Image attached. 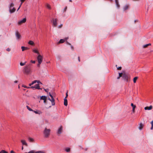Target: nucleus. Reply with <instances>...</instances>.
<instances>
[{"mask_svg": "<svg viewBox=\"0 0 153 153\" xmlns=\"http://www.w3.org/2000/svg\"><path fill=\"white\" fill-rule=\"evenodd\" d=\"M31 64H30L24 67L23 71L24 73L28 74L31 72Z\"/></svg>", "mask_w": 153, "mask_h": 153, "instance_id": "obj_1", "label": "nucleus"}, {"mask_svg": "<svg viewBox=\"0 0 153 153\" xmlns=\"http://www.w3.org/2000/svg\"><path fill=\"white\" fill-rule=\"evenodd\" d=\"M51 129H48L46 128H45L43 133L44 135V137L45 138H48L50 134Z\"/></svg>", "mask_w": 153, "mask_h": 153, "instance_id": "obj_2", "label": "nucleus"}, {"mask_svg": "<svg viewBox=\"0 0 153 153\" xmlns=\"http://www.w3.org/2000/svg\"><path fill=\"white\" fill-rule=\"evenodd\" d=\"M15 34L16 40L18 41L20 40L21 38V36L18 31L17 30L15 32Z\"/></svg>", "mask_w": 153, "mask_h": 153, "instance_id": "obj_3", "label": "nucleus"}, {"mask_svg": "<svg viewBox=\"0 0 153 153\" xmlns=\"http://www.w3.org/2000/svg\"><path fill=\"white\" fill-rule=\"evenodd\" d=\"M14 6V4L13 3H11L10 5L9 11L10 13L14 12L16 10V9L14 7H13V8H12V7H13Z\"/></svg>", "mask_w": 153, "mask_h": 153, "instance_id": "obj_4", "label": "nucleus"}, {"mask_svg": "<svg viewBox=\"0 0 153 153\" xmlns=\"http://www.w3.org/2000/svg\"><path fill=\"white\" fill-rule=\"evenodd\" d=\"M49 95L50 97H51V99L50 98L48 97L47 99L50 101L52 103V105H54L55 104V100L54 99L53 96L50 93H49Z\"/></svg>", "mask_w": 153, "mask_h": 153, "instance_id": "obj_5", "label": "nucleus"}, {"mask_svg": "<svg viewBox=\"0 0 153 153\" xmlns=\"http://www.w3.org/2000/svg\"><path fill=\"white\" fill-rule=\"evenodd\" d=\"M122 77L123 79L126 82L128 81L129 77L128 76L127 74L125 73H123Z\"/></svg>", "mask_w": 153, "mask_h": 153, "instance_id": "obj_6", "label": "nucleus"}, {"mask_svg": "<svg viewBox=\"0 0 153 153\" xmlns=\"http://www.w3.org/2000/svg\"><path fill=\"white\" fill-rule=\"evenodd\" d=\"M38 62L39 64H41L43 60V56L40 54H39L37 57Z\"/></svg>", "mask_w": 153, "mask_h": 153, "instance_id": "obj_7", "label": "nucleus"}, {"mask_svg": "<svg viewBox=\"0 0 153 153\" xmlns=\"http://www.w3.org/2000/svg\"><path fill=\"white\" fill-rule=\"evenodd\" d=\"M58 21V19H53L52 20V22H53V25L54 27H56L57 25V22Z\"/></svg>", "mask_w": 153, "mask_h": 153, "instance_id": "obj_8", "label": "nucleus"}, {"mask_svg": "<svg viewBox=\"0 0 153 153\" xmlns=\"http://www.w3.org/2000/svg\"><path fill=\"white\" fill-rule=\"evenodd\" d=\"M24 153H45V152L43 151H38L37 152H35L34 150H32L29 151L28 152H25Z\"/></svg>", "mask_w": 153, "mask_h": 153, "instance_id": "obj_9", "label": "nucleus"}, {"mask_svg": "<svg viewBox=\"0 0 153 153\" xmlns=\"http://www.w3.org/2000/svg\"><path fill=\"white\" fill-rule=\"evenodd\" d=\"M62 126H60V127L58 129V130L57 132V134L59 135L62 132Z\"/></svg>", "mask_w": 153, "mask_h": 153, "instance_id": "obj_10", "label": "nucleus"}, {"mask_svg": "<svg viewBox=\"0 0 153 153\" xmlns=\"http://www.w3.org/2000/svg\"><path fill=\"white\" fill-rule=\"evenodd\" d=\"M26 21V18H24L22 20L19 21L18 22V24L19 25H22V23H25Z\"/></svg>", "mask_w": 153, "mask_h": 153, "instance_id": "obj_11", "label": "nucleus"}, {"mask_svg": "<svg viewBox=\"0 0 153 153\" xmlns=\"http://www.w3.org/2000/svg\"><path fill=\"white\" fill-rule=\"evenodd\" d=\"M153 107L152 105H150L149 106H146L144 108L145 110H150L152 109Z\"/></svg>", "mask_w": 153, "mask_h": 153, "instance_id": "obj_12", "label": "nucleus"}, {"mask_svg": "<svg viewBox=\"0 0 153 153\" xmlns=\"http://www.w3.org/2000/svg\"><path fill=\"white\" fill-rule=\"evenodd\" d=\"M131 106L132 107V112L133 113L135 112V109L136 107V105H134L133 103L131 104Z\"/></svg>", "mask_w": 153, "mask_h": 153, "instance_id": "obj_13", "label": "nucleus"}, {"mask_svg": "<svg viewBox=\"0 0 153 153\" xmlns=\"http://www.w3.org/2000/svg\"><path fill=\"white\" fill-rule=\"evenodd\" d=\"M115 2L116 5L117 7L119 8L120 7V5L119 3L118 0H115Z\"/></svg>", "mask_w": 153, "mask_h": 153, "instance_id": "obj_14", "label": "nucleus"}, {"mask_svg": "<svg viewBox=\"0 0 153 153\" xmlns=\"http://www.w3.org/2000/svg\"><path fill=\"white\" fill-rule=\"evenodd\" d=\"M36 82L38 84H42V83L39 81L37 80H35L33 81L32 82V84H34Z\"/></svg>", "mask_w": 153, "mask_h": 153, "instance_id": "obj_15", "label": "nucleus"}, {"mask_svg": "<svg viewBox=\"0 0 153 153\" xmlns=\"http://www.w3.org/2000/svg\"><path fill=\"white\" fill-rule=\"evenodd\" d=\"M36 82L38 84H42V83L39 81L37 80H35L33 81L32 82V84H34Z\"/></svg>", "mask_w": 153, "mask_h": 153, "instance_id": "obj_16", "label": "nucleus"}, {"mask_svg": "<svg viewBox=\"0 0 153 153\" xmlns=\"http://www.w3.org/2000/svg\"><path fill=\"white\" fill-rule=\"evenodd\" d=\"M21 142L23 145H25L26 146H27V143H26L25 140H21Z\"/></svg>", "mask_w": 153, "mask_h": 153, "instance_id": "obj_17", "label": "nucleus"}, {"mask_svg": "<svg viewBox=\"0 0 153 153\" xmlns=\"http://www.w3.org/2000/svg\"><path fill=\"white\" fill-rule=\"evenodd\" d=\"M144 125L142 123H140V124L139 128L140 130H141L143 128Z\"/></svg>", "mask_w": 153, "mask_h": 153, "instance_id": "obj_18", "label": "nucleus"}, {"mask_svg": "<svg viewBox=\"0 0 153 153\" xmlns=\"http://www.w3.org/2000/svg\"><path fill=\"white\" fill-rule=\"evenodd\" d=\"M64 105L65 106H67V105L68 101H67V99L64 98Z\"/></svg>", "mask_w": 153, "mask_h": 153, "instance_id": "obj_19", "label": "nucleus"}, {"mask_svg": "<svg viewBox=\"0 0 153 153\" xmlns=\"http://www.w3.org/2000/svg\"><path fill=\"white\" fill-rule=\"evenodd\" d=\"M21 49H22V51H23L25 50L28 49L29 48L27 47H25L24 46H22L21 47Z\"/></svg>", "mask_w": 153, "mask_h": 153, "instance_id": "obj_20", "label": "nucleus"}, {"mask_svg": "<svg viewBox=\"0 0 153 153\" xmlns=\"http://www.w3.org/2000/svg\"><path fill=\"white\" fill-rule=\"evenodd\" d=\"M47 97L45 96H42L40 97V99L42 100H47Z\"/></svg>", "mask_w": 153, "mask_h": 153, "instance_id": "obj_21", "label": "nucleus"}, {"mask_svg": "<svg viewBox=\"0 0 153 153\" xmlns=\"http://www.w3.org/2000/svg\"><path fill=\"white\" fill-rule=\"evenodd\" d=\"M35 89H41V88H39V84L35 85ZM41 89H42L41 88Z\"/></svg>", "mask_w": 153, "mask_h": 153, "instance_id": "obj_22", "label": "nucleus"}, {"mask_svg": "<svg viewBox=\"0 0 153 153\" xmlns=\"http://www.w3.org/2000/svg\"><path fill=\"white\" fill-rule=\"evenodd\" d=\"M28 139V140L30 142H33L34 141V140L33 138H31V137H29Z\"/></svg>", "mask_w": 153, "mask_h": 153, "instance_id": "obj_23", "label": "nucleus"}, {"mask_svg": "<svg viewBox=\"0 0 153 153\" xmlns=\"http://www.w3.org/2000/svg\"><path fill=\"white\" fill-rule=\"evenodd\" d=\"M33 51L34 53H37L38 55L40 54L39 52L37 50L34 49Z\"/></svg>", "mask_w": 153, "mask_h": 153, "instance_id": "obj_24", "label": "nucleus"}, {"mask_svg": "<svg viewBox=\"0 0 153 153\" xmlns=\"http://www.w3.org/2000/svg\"><path fill=\"white\" fill-rule=\"evenodd\" d=\"M151 44L150 43H149L148 44H147L145 45H144L143 46V48H146L148 47V46L149 45H150Z\"/></svg>", "mask_w": 153, "mask_h": 153, "instance_id": "obj_25", "label": "nucleus"}, {"mask_svg": "<svg viewBox=\"0 0 153 153\" xmlns=\"http://www.w3.org/2000/svg\"><path fill=\"white\" fill-rule=\"evenodd\" d=\"M65 150L67 152H69L70 151V148H66L65 149Z\"/></svg>", "mask_w": 153, "mask_h": 153, "instance_id": "obj_26", "label": "nucleus"}, {"mask_svg": "<svg viewBox=\"0 0 153 153\" xmlns=\"http://www.w3.org/2000/svg\"><path fill=\"white\" fill-rule=\"evenodd\" d=\"M65 39H61L59 40V42L58 43L59 44V43H63L65 42Z\"/></svg>", "mask_w": 153, "mask_h": 153, "instance_id": "obj_27", "label": "nucleus"}, {"mask_svg": "<svg viewBox=\"0 0 153 153\" xmlns=\"http://www.w3.org/2000/svg\"><path fill=\"white\" fill-rule=\"evenodd\" d=\"M129 6L128 5H126L123 8V9L124 10H127Z\"/></svg>", "mask_w": 153, "mask_h": 153, "instance_id": "obj_28", "label": "nucleus"}, {"mask_svg": "<svg viewBox=\"0 0 153 153\" xmlns=\"http://www.w3.org/2000/svg\"><path fill=\"white\" fill-rule=\"evenodd\" d=\"M138 77H135L133 79V82L134 83L136 82V80L137 79Z\"/></svg>", "mask_w": 153, "mask_h": 153, "instance_id": "obj_29", "label": "nucleus"}, {"mask_svg": "<svg viewBox=\"0 0 153 153\" xmlns=\"http://www.w3.org/2000/svg\"><path fill=\"white\" fill-rule=\"evenodd\" d=\"M28 43L30 45H33L34 44V43L32 41H30Z\"/></svg>", "mask_w": 153, "mask_h": 153, "instance_id": "obj_30", "label": "nucleus"}, {"mask_svg": "<svg viewBox=\"0 0 153 153\" xmlns=\"http://www.w3.org/2000/svg\"><path fill=\"white\" fill-rule=\"evenodd\" d=\"M46 6L49 9H51V6L48 4H46Z\"/></svg>", "mask_w": 153, "mask_h": 153, "instance_id": "obj_31", "label": "nucleus"}, {"mask_svg": "<svg viewBox=\"0 0 153 153\" xmlns=\"http://www.w3.org/2000/svg\"><path fill=\"white\" fill-rule=\"evenodd\" d=\"M26 107L27 108V109L29 110V111H33V110H32L31 108H30L28 106H26Z\"/></svg>", "mask_w": 153, "mask_h": 153, "instance_id": "obj_32", "label": "nucleus"}, {"mask_svg": "<svg viewBox=\"0 0 153 153\" xmlns=\"http://www.w3.org/2000/svg\"><path fill=\"white\" fill-rule=\"evenodd\" d=\"M33 111L35 113H36V114H39L42 113L40 111H39V112H38L37 111H35L33 110Z\"/></svg>", "mask_w": 153, "mask_h": 153, "instance_id": "obj_33", "label": "nucleus"}, {"mask_svg": "<svg viewBox=\"0 0 153 153\" xmlns=\"http://www.w3.org/2000/svg\"><path fill=\"white\" fill-rule=\"evenodd\" d=\"M123 73H119V76L117 78L118 79H119L121 77H122Z\"/></svg>", "mask_w": 153, "mask_h": 153, "instance_id": "obj_34", "label": "nucleus"}, {"mask_svg": "<svg viewBox=\"0 0 153 153\" xmlns=\"http://www.w3.org/2000/svg\"><path fill=\"white\" fill-rule=\"evenodd\" d=\"M26 63V62H25L24 63L20 62V65L22 66L24 65Z\"/></svg>", "mask_w": 153, "mask_h": 153, "instance_id": "obj_35", "label": "nucleus"}, {"mask_svg": "<svg viewBox=\"0 0 153 153\" xmlns=\"http://www.w3.org/2000/svg\"><path fill=\"white\" fill-rule=\"evenodd\" d=\"M20 1L21 2V5L22 3L25 1V0H20Z\"/></svg>", "mask_w": 153, "mask_h": 153, "instance_id": "obj_36", "label": "nucleus"}, {"mask_svg": "<svg viewBox=\"0 0 153 153\" xmlns=\"http://www.w3.org/2000/svg\"><path fill=\"white\" fill-rule=\"evenodd\" d=\"M116 67L117 68V69L118 70H121V69L122 68H121V67H117V65H116Z\"/></svg>", "mask_w": 153, "mask_h": 153, "instance_id": "obj_37", "label": "nucleus"}, {"mask_svg": "<svg viewBox=\"0 0 153 153\" xmlns=\"http://www.w3.org/2000/svg\"><path fill=\"white\" fill-rule=\"evenodd\" d=\"M22 86L23 87H24V88H30V87H27V86H26L24 85H22Z\"/></svg>", "mask_w": 153, "mask_h": 153, "instance_id": "obj_38", "label": "nucleus"}, {"mask_svg": "<svg viewBox=\"0 0 153 153\" xmlns=\"http://www.w3.org/2000/svg\"><path fill=\"white\" fill-rule=\"evenodd\" d=\"M68 92H67V93H66V97H65V99H67V98L68 97Z\"/></svg>", "mask_w": 153, "mask_h": 153, "instance_id": "obj_39", "label": "nucleus"}, {"mask_svg": "<svg viewBox=\"0 0 153 153\" xmlns=\"http://www.w3.org/2000/svg\"><path fill=\"white\" fill-rule=\"evenodd\" d=\"M5 151L4 150H2L0 152V153H4Z\"/></svg>", "mask_w": 153, "mask_h": 153, "instance_id": "obj_40", "label": "nucleus"}, {"mask_svg": "<svg viewBox=\"0 0 153 153\" xmlns=\"http://www.w3.org/2000/svg\"><path fill=\"white\" fill-rule=\"evenodd\" d=\"M30 88H33V89H36L35 86H32Z\"/></svg>", "mask_w": 153, "mask_h": 153, "instance_id": "obj_41", "label": "nucleus"}, {"mask_svg": "<svg viewBox=\"0 0 153 153\" xmlns=\"http://www.w3.org/2000/svg\"><path fill=\"white\" fill-rule=\"evenodd\" d=\"M63 25L62 24H61L60 25H59V26H58V28H61L62 27V26Z\"/></svg>", "mask_w": 153, "mask_h": 153, "instance_id": "obj_42", "label": "nucleus"}, {"mask_svg": "<svg viewBox=\"0 0 153 153\" xmlns=\"http://www.w3.org/2000/svg\"><path fill=\"white\" fill-rule=\"evenodd\" d=\"M67 7H66L65 8H64V12H65L67 10Z\"/></svg>", "mask_w": 153, "mask_h": 153, "instance_id": "obj_43", "label": "nucleus"}, {"mask_svg": "<svg viewBox=\"0 0 153 153\" xmlns=\"http://www.w3.org/2000/svg\"><path fill=\"white\" fill-rule=\"evenodd\" d=\"M6 50L8 51H10V49L9 48H8Z\"/></svg>", "mask_w": 153, "mask_h": 153, "instance_id": "obj_44", "label": "nucleus"}, {"mask_svg": "<svg viewBox=\"0 0 153 153\" xmlns=\"http://www.w3.org/2000/svg\"><path fill=\"white\" fill-rule=\"evenodd\" d=\"M30 62H32L33 63H34H34H35V61L31 60Z\"/></svg>", "mask_w": 153, "mask_h": 153, "instance_id": "obj_45", "label": "nucleus"}, {"mask_svg": "<svg viewBox=\"0 0 153 153\" xmlns=\"http://www.w3.org/2000/svg\"><path fill=\"white\" fill-rule=\"evenodd\" d=\"M66 43L68 45H71V44L70 43H69L68 41H66Z\"/></svg>", "mask_w": 153, "mask_h": 153, "instance_id": "obj_46", "label": "nucleus"}, {"mask_svg": "<svg viewBox=\"0 0 153 153\" xmlns=\"http://www.w3.org/2000/svg\"><path fill=\"white\" fill-rule=\"evenodd\" d=\"M71 45V49L73 50L74 49V47L73 46Z\"/></svg>", "mask_w": 153, "mask_h": 153, "instance_id": "obj_47", "label": "nucleus"}, {"mask_svg": "<svg viewBox=\"0 0 153 153\" xmlns=\"http://www.w3.org/2000/svg\"><path fill=\"white\" fill-rule=\"evenodd\" d=\"M44 90L46 92H48V89H45Z\"/></svg>", "mask_w": 153, "mask_h": 153, "instance_id": "obj_48", "label": "nucleus"}, {"mask_svg": "<svg viewBox=\"0 0 153 153\" xmlns=\"http://www.w3.org/2000/svg\"><path fill=\"white\" fill-rule=\"evenodd\" d=\"M10 153H16L13 151L12 150L10 152Z\"/></svg>", "mask_w": 153, "mask_h": 153, "instance_id": "obj_49", "label": "nucleus"}, {"mask_svg": "<svg viewBox=\"0 0 153 153\" xmlns=\"http://www.w3.org/2000/svg\"><path fill=\"white\" fill-rule=\"evenodd\" d=\"M153 125H152V126L150 128L151 129V130H152L153 129Z\"/></svg>", "mask_w": 153, "mask_h": 153, "instance_id": "obj_50", "label": "nucleus"}, {"mask_svg": "<svg viewBox=\"0 0 153 153\" xmlns=\"http://www.w3.org/2000/svg\"><path fill=\"white\" fill-rule=\"evenodd\" d=\"M46 100H44V102L45 103H46Z\"/></svg>", "mask_w": 153, "mask_h": 153, "instance_id": "obj_51", "label": "nucleus"}, {"mask_svg": "<svg viewBox=\"0 0 153 153\" xmlns=\"http://www.w3.org/2000/svg\"><path fill=\"white\" fill-rule=\"evenodd\" d=\"M151 123L152 125H153V120L151 122Z\"/></svg>", "mask_w": 153, "mask_h": 153, "instance_id": "obj_52", "label": "nucleus"}, {"mask_svg": "<svg viewBox=\"0 0 153 153\" xmlns=\"http://www.w3.org/2000/svg\"><path fill=\"white\" fill-rule=\"evenodd\" d=\"M41 64H39V63H38V64L37 65V66L39 67L40 66V65Z\"/></svg>", "mask_w": 153, "mask_h": 153, "instance_id": "obj_53", "label": "nucleus"}, {"mask_svg": "<svg viewBox=\"0 0 153 153\" xmlns=\"http://www.w3.org/2000/svg\"><path fill=\"white\" fill-rule=\"evenodd\" d=\"M21 6V5H20V6H19V7L17 9V11L20 9Z\"/></svg>", "mask_w": 153, "mask_h": 153, "instance_id": "obj_54", "label": "nucleus"}, {"mask_svg": "<svg viewBox=\"0 0 153 153\" xmlns=\"http://www.w3.org/2000/svg\"><path fill=\"white\" fill-rule=\"evenodd\" d=\"M68 37H66V38H65V40H67L68 39Z\"/></svg>", "mask_w": 153, "mask_h": 153, "instance_id": "obj_55", "label": "nucleus"}, {"mask_svg": "<svg viewBox=\"0 0 153 153\" xmlns=\"http://www.w3.org/2000/svg\"><path fill=\"white\" fill-rule=\"evenodd\" d=\"M33 84H32V83H31L29 84V85L30 86H31V85H33Z\"/></svg>", "mask_w": 153, "mask_h": 153, "instance_id": "obj_56", "label": "nucleus"}, {"mask_svg": "<svg viewBox=\"0 0 153 153\" xmlns=\"http://www.w3.org/2000/svg\"><path fill=\"white\" fill-rule=\"evenodd\" d=\"M18 82V81L17 80H16L14 81V83H16Z\"/></svg>", "mask_w": 153, "mask_h": 153, "instance_id": "obj_57", "label": "nucleus"}, {"mask_svg": "<svg viewBox=\"0 0 153 153\" xmlns=\"http://www.w3.org/2000/svg\"><path fill=\"white\" fill-rule=\"evenodd\" d=\"M137 22V20H135L134 21V22L135 23L136 22Z\"/></svg>", "mask_w": 153, "mask_h": 153, "instance_id": "obj_58", "label": "nucleus"}, {"mask_svg": "<svg viewBox=\"0 0 153 153\" xmlns=\"http://www.w3.org/2000/svg\"><path fill=\"white\" fill-rule=\"evenodd\" d=\"M78 60H79V62L80 61V58H79V57H78Z\"/></svg>", "mask_w": 153, "mask_h": 153, "instance_id": "obj_59", "label": "nucleus"}, {"mask_svg": "<svg viewBox=\"0 0 153 153\" xmlns=\"http://www.w3.org/2000/svg\"><path fill=\"white\" fill-rule=\"evenodd\" d=\"M23 149H24V148H23V146H22V150H23Z\"/></svg>", "mask_w": 153, "mask_h": 153, "instance_id": "obj_60", "label": "nucleus"}, {"mask_svg": "<svg viewBox=\"0 0 153 153\" xmlns=\"http://www.w3.org/2000/svg\"><path fill=\"white\" fill-rule=\"evenodd\" d=\"M87 149H88L87 148H86V149H85V151H87Z\"/></svg>", "mask_w": 153, "mask_h": 153, "instance_id": "obj_61", "label": "nucleus"}, {"mask_svg": "<svg viewBox=\"0 0 153 153\" xmlns=\"http://www.w3.org/2000/svg\"><path fill=\"white\" fill-rule=\"evenodd\" d=\"M4 153H8V152H7L5 151Z\"/></svg>", "mask_w": 153, "mask_h": 153, "instance_id": "obj_62", "label": "nucleus"}, {"mask_svg": "<svg viewBox=\"0 0 153 153\" xmlns=\"http://www.w3.org/2000/svg\"><path fill=\"white\" fill-rule=\"evenodd\" d=\"M70 2H72V0H69V1Z\"/></svg>", "mask_w": 153, "mask_h": 153, "instance_id": "obj_63", "label": "nucleus"}, {"mask_svg": "<svg viewBox=\"0 0 153 153\" xmlns=\"http://www.w3.org/2000/svg\"><path fill=\"white\" fill-rule=\"evenodd\" d=\"M79 147H80V148H82V147H81V146H79Z\"/></svg>", "mask_w": 153, "mask_h": 153, "instance_id": "obj_64", "label": "nucleus"}]
</instances>
